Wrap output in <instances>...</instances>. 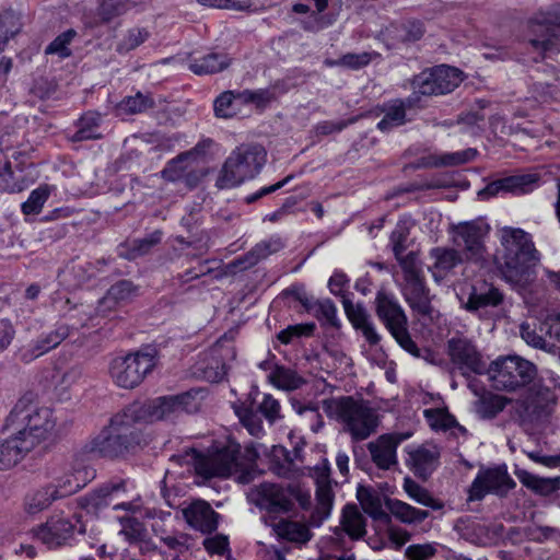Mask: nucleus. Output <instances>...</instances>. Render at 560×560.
Wrapping results in <instances>:
<instances>
[{"label":"nucleus","mask_w":560,"mask_h":560,"mask_svg":"<svg viewBox=\"0 0 560 560\" xmlns=\"http://www.w3.org/2000/svg\"><path fill=\"white\" fill-rule=\"evenodd\" d=\"M502 246L500 270L508 282L524 284L529 280L532 268L540 261L532 235L520 228L503 226L499 230Z\"/></svg>","instance_id":"nucleus-1"},{"label":"nucleus","mask_w":560,"mask_h":560,"mask_svg":"<svg viewBox=\"0 0 560 560\" xmlns=\"http://www.w3.org/2000/svg\"><path fill=\"white\" fill-rule=\"evenodd\" d=\"M323 409L354 441L368 439L377 428V415L363 399L352 396L332 397L323 400Z\"/></svg>","instance_id":"nucleus-2"},{"label":"nucleus","mask_w":560,"mask_h":560,"mask_svg":"<svg viewBox=\"0 0 560 560\" xmlns=\"http://www.w3.org/2000/svg\"><path fill=\"white\" fill-rule=\"evenodd\" d=\"M56 420L47 407L19 400L5 419L4 429L23 435L34 447L54 435Z\"/></svg>","instance_id":"nucleus-3"},{"label":"nucleus","mask_w":560,"mask_h":560,"mask_svg":"<svg viewBox=\"0 0 560 560\" xmlns=\"http://www.w3.org/2000/svg\"><path fill=\"white\" fill-rule=\"evenodd\" d=\"M141 434L128 410L115 415L89 444L90 452L102 457H117L140 444Z\"/></svg>","instance_id":"nucleus-4"},{"label":"nucleus","mask_w":560,"mask_h":560,"mask_svg":"<svg viewBox=\"0 0 560 560\" xmlns=\"http://www.w3.org/2000/svg\"><path fill=\"white\" fill-rule=\"evenodd\" d=\"M267 161V152L260 144L243 143L236 147L225 160L215 186L232 188L253 179Z\"/></svg>","instance_id":"nucleus-5"},{"label":"nucleus","mask_w":560,"mask_h":560,"mask_svg":"<svg viewBox=\"0 0 560 560\" xmlns=\"http://www.w3.org/2000/svg\"><path fill=\"white\" fill-rule=\"evenodd\" d=\"M158 363L155 349L145 348L112 360L109 375L113 382L125 389L139 386Z\"/></svg>","instance_id":"nucleus-6"},{"label":"nucleus","mask_w":560,"mask_h":560,"mask_svg":"<svg viewBox=\"0 0 560 560\" xmlns=\"http://www.w3.org/2000/svg\"><path fill=\"white\" fill-rule=\"evenodd\" d=\"M488 374L495 389L514 392L534 381L536 368L518 355H508L493 361L488 368Z\"/></svg>","instance_id":"nucleus-7"},{"label":"nucleus","mask_w":560,"mask_h":560,"mask_svg":"<svg viewBox=\"0 0 560 560\" xmlns=\"http://www.w3.org/2000/svg\"><path fill=\"white\" fill-rule=\"evenodd\" d=\"M293 491L275 482H261L252 487L247 493L249 503L265 512L264 521L269 524L294 509Z\"/></svg>","instance_id":"nucleus-8"},{"label":"nucleus","mask_w":560,"mask_h":560,"mask_svg":"<svg viewBox=\"0 0 560 560\" xmlns=\"http://www.w3.org/2000/svg\"><path fill=\"white\" fill-rule=\"evenodd\" d=\"M489 232L490 226L481 220L459 222L448 228L454 246L460 249L466 260L471 261H480L485 258L487 252L485 241Z\"/></svg>","instance_id":"nucleus-9"},{"label":"nucleus","mask_w":560,"mask_h":560,"mask_svg":"<svg viewBox=\"0 0 560 560\" xmlns=\"http://www.w3.org/2000/svg\"><path fill=\"white\" fill-rule=\"evenodd\" d=\"M551 26L560 27V5L537 12L528 23L533 34L529 43L535 50L544 55L560 51V37L553 33Z\"/></svg>","instance_id":"nucleus-10"},{"label":"nucleus","mask_w":560,"mask_h":560,"mask_svg":"<svg viewBox=\"0 0 560 560\" xmlns=\"http://www.w3.org/2000/svg\"><path fill=\"white\" fill-rule=\"evenodd\" d=\"M240 445L231 443L228 446L208 453L197 454L194 458L196 472L206 478L229 477L240 466Z\"/></svg>","instance_id":"nucleus-11"},{"label":"nucleus","mask_w":560,"mask_h":560,"mask_svg":"<svg viewBox=\"0 0 560 560\" xmlns=\"http://www.w3.org/2000/svg\"><path fill=\"white\" fill-rule=\"evenodd\" d=\"M514 487L505 467L480 469L469 488V500L478 501L489 493L504 495Z\"/></svg>","instance_id":"nucleus-12"},{"label":"nucleus","mask_w":560,"mask_h":560,"mask_svg":"<svg viewBox=\"0 0 560 560\" xmlns=\"http://www.w3.org/2000/svg\"><path fill=\"white\" fill-rule=\"evenodd\" d=\"M451 361L464 373H481L485 364L475 343L463 335H456L447 341Z\"/></svg>","instance_id":"nucleus-13"},{"label":"nucleus","mask_w":560,"mask_h":560,"mask_svg":"<svg viewBox=\"0 0 560 560\" xmlns=\"http://www.w3.org/2000/svg\"><path fill=\"white\" fill-rule=\"evenodd\" d=\"M175 402L172 396L158 397L143 404H132L126 408L132 417L135 423L154 422L167 419L176 415Z\"/></svg>","instance_id":"nucleus-14"},{"label":"nucleus","mask_w":560,"mask_h":560,"mask_svg":"<svg viewBox=\"0 0 560 560\" xmlns=\"http://www.w3.org/2000/svg\"><path fill=\"white\" fill-rule=\"evenodd\" d=\"M74 528L75 526L69 518L61 514H55L36 529L35 535L49 548H56L72 537Z\"/></svg>","instance_id":"nucleus-15"},{"label":"nucleus","mask_w":560,"mask_h":560,"mask_svg":"<svg viewBox=\"0 0 560 560\" xmlns=\"http://www.w3.org/2000/svg\"><path fill=\"white\" fill-rule=\"evenodd\" d=\"M69 336V327L59 325L54 330L42 334L36 340L20 349V358L28 363L59 346Z\"/></svg>","instance_id":"nucleus-16"},{"label":"nucleus","mask_w":560,"mask_h":560,"mask_svg":"<svg viewBox=\"0 0 560 560\" xmlns=\"http://www.w3.org/2000/svg\"><path fill=\"white\" fill-rule=\"evenodd\" d=\"M407 439L404 434H384L376 441L369 443L368 448L373 463L384 470L397 465V446Z\"/></svg>","instance_id":"nucleus-17"},{"label":"nucleus","mask_w":560,"mask_h":560,"mask_svg":"<svg viewBox=\"0 0 560 560\" xmlns=\"http://www.w3.org/2000/svg\"><path fill=\"white\" fill-rule=\"evenodd\" d=\"M375 311L388 331L408 325L405 311L394 295L378 291L375 298Z\"/></svg>","instance_id":"nucleus-18"},{"label":"nucleus","mask_w":560,"mask_h":560,"mask_svg":"<svg viewBox=\"0 0 560 560\" xmlns=\"http://www.w3.org/2000/svg\"><path fill=\"white\" fill-rule=\"evenodd\" d=\"M183 516L191 528L203 534L212 533L218 527L219 514L202 500H197L183 509Z\"/></svg>","instance_id":"nucleus-19"},{"label":"nucleus","mask_w":560,"mask_h":560,"mask_svg":"<svg viewBox=\"0 0 560 560\" xmlns=\"http://www.w3.org/2000/svg\"><path fill=\"white\" fill-rule=\"evenodd\" d=\"M555 401L556 396L549 387L534 383L521 405L525 416L534 420L547 415Z\"/></svg>","instance_id":"nucleus-20"},{"label":"nucleus","mask_w":560,"mask_h":560,"mask_svg":"<svg viewBox=\"0 0 560 560\" xmlns=\"http://www.w3.org/2000/svg\"><path fill=\"white\" fill-rule=\"evenodd\" d=\"M540 177L536 173L517 174L508 176L490 183L483 190L479 192L480 196H495L500 191H510L514 194H526L532 191L537 186Z\"/></svg>","instance_id":"nucleus-21"},{"label":"nucleus","mask_w":560,"mask_h":560,"mask_svg":"<svg viewBox=\"0 0 560 560\" xmlns=\"http://www.w3.org/2000/svg\"><path fill=\"white\" fill-rule=\"evenodd\" d=\"M211 144V140L202 141L194 149L180 153L175 159L171 160L161 172L162 178L171 183L182 182L191 162L197 160Z\"/></svg>","instance_id":"nucleus-22"},{"label":"nucleus","mask_w":560,"mask_h":560,"mask_svg":"<svg viewBox=\"0 0 560 560\" xmlns=\"http://www.w3.org/2000/svg\"><path fill=\"white\" fill-rule=\"evenodd\" d=\"M429 257L432 260L429 270L436 282L446 278L465 259L458 249L441 246L432 248Z\"/></svg>","instance_id":"nucleus-23"},{"label":"nucleus","mask_w":560,"mask_h":560,"mask_svg":"<svg viewBox=\"0 0 560 560\" xmlns=\"http://www.w3.org/2000/svg\"><path fill=\"white\" fill-rule=\"evenodd\" d=\"M34 448L23 435L11 432V435L0 443V469L14 467Z\"/></svg>","instance_id":"nucleus-24"},{"label":"nucleus","mask_w":560,"mask_h":560,"mask_svg":"<svg viewBox=\"0 0 560 560\" xmlns=\"http://www.w3.org/2000/svg\"><path fill=\"white\" fill-rule=\"evenodd\" d=\"M429 292L424 280L405 283L402 288V294L409 307L420 316L433 318L435 311Z\"/></svg>","instance_id":"nucleus-25"},{"label":"nucleus","mask_w":560,"mask_h":560,"mask_svg":"<svg viewBox=\"0 0 560 560\" xmlns=\"http://www.w3.org/2000/svg\"><path fill=\"white\" fill-rule=\"evenodd\" d=\"M343 308L347 317L357 330H360L370 345H377L381 340L374 324L366 310L360 304H353L343 300Z\"/></svg>","instance_id":"nucleus-26"},{"label":"nucleus","mask_w":560,"mask_h":560,"mask_svg":"<svg viewBox=\"0 0 560 560\" xmlns=\"http://www.w3.org/2000/svg\"><path fill=\"white\" fill-rule=\"evenodd\" d=\"M280 538L294 544H306L312 538L308 526L299 521L279 517L267 524Z\"/></svg>","instance_id":"nucleus-27"},{"label":"nucleus","mask_w":560,"mask_h":560,"mask_svg":"<svg viewBox=\"0 0 560 560\" xmlns=\"http://www.w3.org/2000/svg\"><path fill=\"white\" fill-rule=\"evenodd\" d=\"M283 247L284 243L281 237L271 236L256 244L250 252L233 261V265L242 270L248 269L258 264L261 259L280 252Z\"/></svg>","instance_id":"nucleus-28"},{"label":"nucleus","mask_w":560,"mask_h":560,"mask_svg":"<svg viewBox=\"0 0 560 560\" xmlns=\"http://www.w3.org/2000/svg\"><path fill=\"white\" fill-rule=\"evenodd\" d=\"M328 467L317 468V477H316V509L315 513L318 518L325 520L329 516L332 503H334V492L331 482L328 476Z\"/></svg>","instance_id":"nucleus-29"},{"label":"nucleus","mask_w":560,"mask_h":560,"mask_svg":"<svg viewBox=\"0 0 560 560\" xmlns=\"http://www.w3.org/2000/svg\"><path fill=\"white\" fill-rule=\"evenodd\" d=\"M357 499L359 500L363 511L373 520L384 523L390 522V516L383 509L382 497L377 491L360 486L357 489Z\"/></svg>","instance_id":"nucleus-30"},{"label":"nucleus","mask_w":560,"mask_h":560,"mask_svg":"<svg viewBox=\"0 0 560 560\" xmlns=\"http://www.w3.org/2000/svg\"><path fill=\"white\" fill-rule=\"evenodd\" d=\"M162 103L161 98L155 101L151 94L138 92L122 98L116 106V113L118 116L142 114L154 107H162Z\"/></svg>","instance_id":"nucleus-31"},{"label":"nucleus","mask_w":560,"mask_h":560,"mask_svg":"<svg viewBox=\"0 0 560 560\" xmlns=\"http://www.w3.org/2000/svg\"><path fill=\"white\" fill-rule=\"evenodd\" d=\"M477 151L475 149H466L458 152L430 154L423 156L419 165L422 167H445L465 164L475 159Z\"/></svg>","instance_id":"nucleus-32"},{"label":"nucleus","mask_w":560,"mask_h":560,"mask_svg":"<svg viewBox=\"0 0 560 560\" xmlns=\"http://www.w3.org/2000/svg\"><path fill=\"white\" fill-rule=\"evenodd\" d=\"M162 232L156 230L149 235L137 238L120 246L119 255L129 260L144 256L151 252V249L161 243Z\"/></svg>","instance_id":"nucleus-33"},{"label":"nucleus","mask_w":560,"mask_h":560,"mask_svg":"<svg viewBox=\"0 0 560 560\" xmlns=\"http://www.w3.org/2000/svg\"><path fill=\"white\" fill-rule=\"evenodd\" d=\"M230 58L224 54L210 52L189 63V70L197 75L221 72L230 66Z\"/></svg>","instance_id":"nucleus-34"},{"label":"nucleus","mask_w":560,"mask_h":560,"mask_svg":"<svg viewBox=\"0 0 560 560\" xmlns=\"http://www.w3.org/2000/svg\"><path fill=\"white\" fill-rule=\"evenodd\" d=\"M423 27L420 22H406L400 24H392L385 30L384 35L392 44L411 43L420 39L423 35Z\"/></svg>","instance_id":"nucleus-35"},{"label":"nucleus","mask_w":560,"mask_h":560,"mask_svg":"<svg viewBox=\"0 0 560 560\" xmlns=\"http://www.w3.org/2000/svg\"><path fill=\"white\" fill-rule=\"evenodd\" d=\"M386 506L389 513L405 524H418L429 516L425 510H419L397 499H387Z\"/></svg>","instance_id":"nucleus-36"},{"label":"nucleus","mask_w":560,"mask_h":560,"mask_svg":"<svg viewBox=\"0 0 560 560\" xmlns=\"http://www.w3.org/2000/svg\"><path fill=\"white\" fill-rule=\"evenodd\" d=\"M341 526L343 530L354 539L363 537L365 530V518L354 504H348L342 510Z\"/></svg>","instance_id":"nucleus-37"},{"label":"nucleus","mask_w":560,"mask_h":560,"mask_svg":"<svg viewBox=\"0 0 560 560\" xmlns=\"http://www.w3.org/2000/svg\"><path fill=\"white\" fill-rule=\"evenodd\" d=\"M423 415L430 427L434 430H451L454 435H457V432L460 434L466 433V429L459 425L456 419L445 409H425Z\"/></svg>","instance_id":"nucleus-38"},{"label":"nucleus","mask_w":560,"mask_h":560,"mask_svg":"<svg viewBox=\"0 0 560 560\" xmlns=\"http://www.w3.org/2000/svg\"><path fill=\"white\" fill-rule=\"evenodd\" d=\"M503 300L502 293L493 287L474 289L465 305L468 311H478L488 306H498Z\"/></svg>","instance_id":"nucleus-39"},{"label":"nucleus","mask_w":560,"mask_h":560,"mask_svg":"<svg viewBox=\"0 0 560 560\" xmlns=\"http://www.w3.org/2000/svg\"><path fill=\"white\" fill-rule=\"evenodd\" d=\"M269 469L277 476L290 478L295 468L288 450L280 445H273L269 454Z\"/></svg>","instance_id":"nucleus-40"},{"label":"nucleus","mask_w":560,"mask_h":560,"mask_svg":"<svg viewBox=\"0 0 560 560\" xmlns=\"http://www.w3.org/2000/svg\"><path fill=\"white\" fill-rule=\"evenodd\" d=\"M440 451L436 446L420 447L411 454V462L415 471L425 477L436 467Z\"/></svg>","instance_id":"nucleus-41"},{"label":"nucleus","mask_w":560,"mask_h":560,"mask_svg":"<svg viewBox=\"0 0 560 560\" xmlns=\"http://www.w3.org/2000/svg\"><path fill=\"white\" fill-rule=\"evenodd\" d=\"M57 490L47 485L25 498L24 509L28 514H37L48 509L56 498Z\"/></svg>","instance_id":"nucleus-42"},{"label":"nucleus","mask_w":560,"mask_h":560,"mask_svg":"<svg viewBox=\"0 0 560 560\" xmlns=\"http://www.w3.org/2000/svg\"><path fill=\"white\" fill-rule=\"evenodd\" d=\"M432 73L436 83L438 94L452 92L462 82V72L450 66H439L432 69Z\"/></svg>","instance_id":"nucleus-43"},{"label":"nucleus","mask_w":560,"mask_h":560,"mask_svg":"<svg viewBox=\"0 0 560 560\" xmlns=\"http://www.w3.org/2000/svg\"><path fill=\"white\" fill-rule=\"evenodd\" d=\"M132 7L129 0H98L97 16L98 21H89L90 26L100 23H108L114 18L126 13Z\"/></svg>","instance_id":"nucleus-44"},{"label":"nucleus","mask_w":560,"mask_h":560,"mask_svg":"<svg viewBox=\"0 0 560 560\" xmlns=\"http://www.w3.org/2000/svg\"><path fill=\"white\" fill-rule=\"evenodd\" d=\"M268 378L273 386L283 390H295L305 384V380L295 371L283 366H277Z\"/></svg>","instance_id":"nucleus-45"},{"label":"nucleus","mask_w":560,"mask_h":560,"mask_svg":"<svg viewBox=\"0 0 560 560\" xmlns=\"http://www.w3.org/2000/svg\"><path fill=\"white\" fill-rule=\"evenodd\" d=\"M384 113V117L377 124V129L383 132H388L406 122V106L402 101H394Z\"/></svg>","instance_id":"nucleus-46"},{"label":"nucleus","mask_w":560,"mask_h":560,"mask_svg":"<svg viewBox=\"0 0 560 560\" xmlns=\"http://www.w3.org/2000/svg\"><path fill=\"white\" fill-rule=\"evenodd\" d=\"M54 187L48 184H42L32 190L27 200L21 205V211L24 215L39 214L44 205L50 197Z\"/></svg>","instance_id":"nucleus-47"},{"label":"nucleus","mask_w":560,"mask_h":560,"mask_svg":"<svg viewBox=\"0 0 560 560\" xmlns=\"http://www.w3.org/2000/svg\"><path fill=\"white\" fill-rule=\"evenodd\" d=\"M101 121V115L94 112L85 113L79 120L78 130L71 137L74 142L98 139L101 135L97 132V127Z\"/></svg>","instance_id":"nucleus-48"},{"label":"nucleus","mask_w":560,"mask_h":560,"mask_svg":"<svg viewBox=\"0 0 560 560\" xmlns=\"http://www.w3.org/2000/svg\"><path fill=\"white\" fill-rule=\"evenodd\" d=\"M404 490L412 500L424 506L432 508L433 510L442 508V504L432 498L428 490L409 477L404 479Z\"/></svg>","instance_id":"nucleus-49"},{"label":"nucleus","mask_w":560,"mask_h":560,"mask_svg":"<svg viewBox=\"0 0 560 560\" xmlns=\"http://www.w3.org/2000/svg\"><path fill=\"white\" fill-rule=\"evenodd\" d=\"M399 262L402 272L405 283H411L423 280L421 268L418 260V254L416 252H410L407 255H400L399 257H395Z\"/></svg>","instance_id":"nucleus-50"},{"label":"nucleus","mask_w":560,"mask_h":560,"mask_svg":"<svg viewBox=\"0 0 560 560\" xmlns=\"http://www.w3.org/2000/svg\"><path fill=\"white\" fill-rule=\"evenodd\" d=\"M150 36L147 28L132 27L127 31L117 46L119 52H128L143 44Z\"/></svg>","instance_id":"nucleus-51"},{"label":"nucleus","mask_w":560,"mask_h":560,"mask_svg":"<svg viewBox=\"0 0 560 560\" xmlns=\"http://www.w3.org/2000/svg\"><path fill=\"white\" fill-rule=\"evenodd\" d=\"M238 110L233 91L223 92L214 101V112L218 117L231 118L235 116Z\"/></svg>","instance_id":"nucleus-52"},{"label":"nucleus","mask_w":560,"mask_h":560,"mask_svg":"<svg viewBox=\"0 0 560 560\" xmlns=\"http://www.w3.org/2000/svg\"><path fill=\"white\" fill-rule=\"evenodd\" d=\"M77 35L74 30H68L58 35L45 49L47 55H57L60 58H67L71 55L70 43Z\"/></svg>","instance_id":"nucleus-53"},{"label":"nucleus","mask_w":560,"mask_h":560,"mask_svg":"<svg viewBox=\"0 0 560 560\" xmlns=\"http://www.w3.org/2000/svg\"><path fill=\"white\" fill-rule=\"evenodd\" d=\"M49 486L57 490L56 498L61 499L78 492L84 483L77 475L70 474L59 478L56 483H49Z\"/></svg>","instance_id":"nucleus-54"},{"label":"nucleus","mask_w":560,"mask_h":560,"mask_svg":"<svg viewBox=\"0 0 560 560\" xmlns=\"http://www.w3.org/2000/svg\"><path fill=\"white\" fill-rule=\"evenodd\" d=\"M410 231L405 222H399L390 234V246L395 257H399L407 249Z\"/></svg>","instance_id":"nucleus-55"},{"label":"nucleus","mask_w":560,"mask_h":560,"mask_svg":"<svg viewBox=\"0 0 560 560\" xmlns=\"http://www.w3.org/2000/svg\"><path fill=\"white\" fill-rule=\"evenodd\" d=\"M137 288L128 280H120L113 284L107 291L105 300L124 302L136 294Z\"/></svg>","instance_id":"nucleus-56"},{"label":"nucleus","mask_w":560,"mask_h":560,"mask_svg":"<svg viewBox=\"0 0 560 560\" xmlns=\"http://www.w3.org/2000/svg\"><path fill=\"white\" fill-rule=\"evenodd\" d=\"M377 52H348L342 55L343 68L350 70H360L371 63L373 58L377 57Z\"/></svg>","instance_id":"nucleus-57"},{"label":"nucleus","mask_w":560,"mask_h":560,"mask_svg":"<svg viewBox=\"0 0 560 560\" xmlns=\"http://www.w3.org/2000/svg\"><path fill=\"white\" fill-rule=\"evenodd\" d=\"M433 79L432 70L421 72L412 81L415 92L422 95H438L436 83Z\"/></svg>","instance_id":"nucleus-58"},{"label":"nucleus","mask_w":560,"mask_h":560,"mask_svg":"<svg viewBox=\"0 0 560 560\" xmlns=\"http://www.w3.org/2000/svg\"><path fill=\"white\" fill-rule=\"evenodd\" d=\"M390 335L394 337L397 343L408 353H410L413 357H420V350L408 331V325L390 331Z\"/></svg>","instance_id":"nucleus-59"},{"label":"nucleus","mask_w":560,"mask_h":560,"mask_svg":"<svg viewBox=\"0 0 560 560\" xmlns=\"http://www.w3.org/2000/svg\"><path fill=\"white\" fill-rule=\"evenodd\" d=\"M198 160L199 158L191 162L189 168H187V172L185 173L184 179L182 180L188 189L196 188L207 175V170L199 164Z\"/></svg>","instance_id":"nucleus-60"},{"label":"nucleus","mask_w":560,"mask_h":560,"mask_svg":"<svg viewBox=\"0 0 560 560\" xmlns=\"http://www.w3.org/2000/svg\"><path fill=\"white\" fill-rule=\"evenodd\" d=\"M280 409V402L276 398L270 394L264 395L262 401L259 405V411L270 423L281 418Z\"/></svg>","instance_id":"nucleus-61"},{"label":"nucleus","mask_w":560,"mask_h":560,"mask_svg":"<svg viewBox=\"0 0 560 560\" xmlns=\"http://www.w3.org/2000/svg\"><path fill=\"white\" fill-rule=\"evenodd\" d=\"M203 546L210 555L224 556L230 553L229 539L224 535H214L203 540Z\"/></svg>","instance_id":"nucleus-62"},{"label":"nucleus","mask_w":560,"mask_h":560,"mask_svg":"<svg viewBox=\"0 0 560 560\" xmlns=\"http://www.w3.org/2000/svg\"><path fill=\"white\" fill-rule=\"evenodd\" d=\"M315 328V324H304V325H294V326H289L288 328L281 330L278 335V339L282 342V343H289L291 342V340L294 338V337H299V336H308L313 332Z\"/></svg>","instance_id":"nucleus-63"},{"label":"nucleus","mask_w":560,"mask_h":560,"mask_svg":"<svg viewBox=\"0 0 560 560\" xmlns=\"http://www.w3.org/2000/svg\"><path fill=\"white\" fill-rule=\"evenodd\" d=\"M197 390L186 392L179 395L172 396L173 402H175L176 412L182 411L191 412L197 409L196 395Z\"/></svg>","instance_id":"nucleus-64"}]
</instances>
